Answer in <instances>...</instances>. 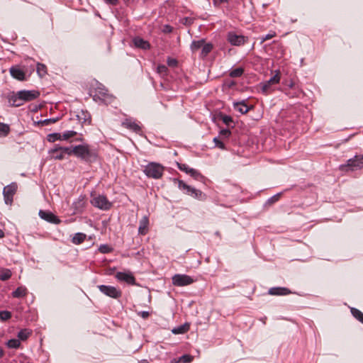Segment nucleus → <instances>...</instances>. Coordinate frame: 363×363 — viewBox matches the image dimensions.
Instances as JSON below:
<instances>
[{
	"label": "nucleus",
	"mask_w": 363,
	"mask_h": 363,
	"mask_svg": "<svg viewBox=\"0 0 363 363\" xmlns=\"http://www.w3.org/2000/svg\"><path fill=\"white\" fill-rule=\"evenodd\" d=\"M216 234L217 235H220L219 232H216Z\"/></svg>",
	"instance_id": "nucleus-62"
},
{
	"label": "nucleus",
	"mask_w": 363,
	"mask_h": 363,
	"mask_svg": "<svg viewBox=\"0 0 363 363\" xmlns=\"http://www.w3.org/2000/svg\"><path fill=\"white\" fill-rule=\"evenodd\" d=\"M363 168V155H355L353 158L349 159L347 163L340 165V170L342 172H353Z\"/></svg>",
	"instance_id": "nucleus-3"
},
{
	"label": "nucleus",
	"mask_w": 363,
	"mask_h": 363,
	"mask_svg": "<svg viewBox=\"0 0 363 363\" xmlns=\"http://www.w3.org/2000/svg\"><path fill=\"white\" fill-rule=\"evenodd\" d=\"M233 108L235 111L240 112L242 114L247 113L250 109L244 101L235 102L233 103Z\"/></svg>",
	"instance_id": "nucleus-22"
},
{
	"label": "nucleus",
	"mask_w": 363,
	"mask_h": 363,
	"mask_svg": "<svg viewBox=\"0 0 363 363\" xmlns=\"http://www.w3.org/2000/svg\"><path fill=\"white\" fill-rule=\"evenodd\" d=\"M190 324L189 323H186L183 324V333L187 332L189 330Z\"/></svg>",
	"instance_id": "nucleus-51"
},
{
	"label": "nucleus",
	"mask_w": 363,
	"mask_h": 363,
	"mask_svg": "<svg viewBox=\"0 0 363 363\" xmlns=\"http://www.w3.org/2000/svg\"><path fill=\"white\" fill-rule=\"evenodd\" d=\"M12 272L9 269L1 268L0 269V280L6 281L11 278Z\"/></svg>",
	"instance_id": "nucleus-25"
},
{
	"label": "nucleus",
	"mask_w": 363,
	"mask_h": 363,
	"mask_svg": "<svg viewBox=\"0 0 363 363\" xmlns=\"http://www.w3.org/2000/svg\"><path fill=\"white\" fill-rule=\"evenodd\" d=\"M18 189V185L16 182L6 186L3 189V195L5 203L11 205L13 202V198Z\"/></svg>",
	"instance_id": "nucleus-5"
},
{
	"label": "nucleus",
	"mask_w": 363,
	"mask_h": 363,
	"mask_svg": "<svg viewBox=\"0 0 363 363\" xmlns=\"http://www.w3.org/2000/svg\"><path fill=\"white\" fill-rule=\"evenodd\" d=\"M244 72V69L242 67H238L233 70H231L229 73V75L232 78L240 77L242 75Z\"/></svg>",
	"instance_id": "nucleus-27"
},
{
	"label": "nucleus",
	"mask_w": 363,
	"mask_h": 363,
	"mask_svg": "<svg viewBox=\"0 0 363 363\" xmlns=\"http://www.w3.org/2000/svg\"><path fill=\"white\" fill-rule=\"evenodd\" d=\"M115 277L120 281H124L130 285H135V279L130 272H118Z\"/></svg>",
	"instance_id": "nucleus-10"
},
{
	"label": "nucleus",
	"mask_w": 363,
	"mask_h": 363,
	"mask_svg": "<svg viewBox=\"0 0 363 363\" xmlns=\"http://www.w3.org/2000/svg\"><path fill=\"white\" fill-rule=\"evenodd\" d=\"M205 42L203 40H200L198 41H194L191 44V49L193 50H196L200 48H202L203 45H204Z\"/></svg>",
	"instance_id": "nucleus-39"
},
{
	"label": "nucleus",
	"mask_w": 363,
	"mask_h": 363,
	"mask_svg": "<svg viewBox=\"0 0 363 363\" xmlns=\"http://www.w3.org/2000/svg\"><path fill=\"white\" fill-rule=\"evenodd\" d=\"M213 142L215 143L216 147H217L221 150H226L224 140H221L219 137L214 138Z\"/></svg>",
	"instance_id": "nucleus-33"
},
{
	"label": "nucleus",
	"mask_w": 363,
	"mask_h": 363,
	"mask_svg": "<svg viewBox=\"0 0 363 363\" xmlns=\"http://www.w3.org/2000/svg\"><path fill=\"white\" fill-rule=\"evenodd\" d=\"M20 345L21 342L19 339H11L6 343L8 347L14 349L19 347Z\"/></svg>",
	"instance_id": "nucleus-31"
},
{
	"label": "nucleus",
	"mask_w": 363,
	"mask_h": 363,
	"mask_svg": "<svg viewBox=\"0 0 363 363\" xmlns=\"http://www.w3.org/2000/svg\"><path fill=\"white\" fill-rule=\"evenodd\" d=\"M10 128L7 124L0 123V137L6 136L9 133Z\"/></svg>",
	"instance_id": "nucleus-32"
},
{
	"label": "nucleus",
	"mask_w": 363,
	"mask_h": 363,
	"mask_svg": "<svg viewBox=\"0 0 363 363\" xmlns=\"http://www.w3.org/2000/svg\"><path fill=\"white\" fill-rule=\"evenodd\" d=\"M194 359V356L189 354H183V363H190Z\"/></svg>",
	"instance_id": "nucleus-47"
},
{
	"label": "nucleus",
	"mask_w": 363,
	"mask_h": 363,
	"mask_svg": "<svg viewBox=\"0 0 363 363\" xmlns=\"http://www.w3.org/2000/svg\"><path fill=\"white\" fill-rule=\"evenodd\" d=\"M351 313L356 319H357L359 322L363 323V313L359 310L354 308H352Z\"/></svg>",
	"instance_id": "nucleus-29"
},
{
	"label": "nucleus",
	"mask_w": 363,
	"mask_h": 363,
	"mask_svg": "<svg viewBox=\"0 0 363 363\" xmlns=\"http://www.w3.org/2000/svg\"><path fill=\"white\" fill-rule=\"evenodd\" d=\"M9 103L11 106H20L24 104L22 99L19 98L18 93L13 94L9 97Z\"/></svg>",
	"instance_id": "nucleus-20"
},
{
	"label": "nucleus",
	"mask_w": 363,
	"mask_h": 363,
	"mask_svg": "<svg viewBox=\"0 0 363 363\" xmlns=\"http://www.w3.org/2000/svg\"><path fill=\"white\" fill-rule=\"evenodd\" d=\"M4 355V352L1 348H0V358Z\"/></svg>",
	"instance_id": "nucleus-58"
},
{
	"label": "nucleus",
	"mask_w": 363,
	"mask_h": 363,
	"mask_svg": "<svg viewBox=\"0 0 363 363\" xmlns=\"http://www.w3.org/2000/svg\"><path fill=\"white\" fill-rule=\"evenodd\" d=\"M97 99L106 104L111 103L113 100V97L108 93V90L101 85L96 88V93L94 95V99L96 101Z\"/></svg>",
	"instance_id": "nucleus-7"
},
{
	"label": "nucleus",
	"mask_w": 363,
	"mask_h": 363,
	"mask_svg": "<svg viewBox=\"0 0 363 363\" xmlns=\"http://www.w3.org/2000/svg\"><path fill=\"white\" fill-rule=\"evenodd\" d=\"M74 155L86 162H93L97 158V152L88 145H79L72 147Z\"/></svg>",
	"instance_id": "nucleus-1"
},
{
	"label": "nucleus",
	"mask_w": 363,
	"mask_h": 363,
	"mask_svg": "<svg viewBox=\"0 0 363 363\" xmlns=\"http://www.w3.org/2000/svg\"><path fill=\"white\" fill-rule=\"evenodd\" d=\"M38 214L42 219L51 223L58 224L60 222V219L50 211L40 210Z\"/></svg>",
	"instance_id": "nucleus-14"
},
{
	"label": "nucleus",
	"mask_w": 363,
	"mask_h": 363,
	"mask_svg": "<svg viewBox=\"0 0 363 363\" xmlns=\"http://www.w3.org/2000/svg\"><path fill=\"white\" fill-rule=\"evenodd\" d=\"M106 3L108 4H111V5H113V6H115L118 4V0H104Z\"/></svg>",
	"instance_id": "nucleus-52"
},
{
	"label": "nucleus",
	"mask_w": 363,
	"mask_h": 363,
	"mask_svg": "<svg viewBox=\"0 0 363 363\" xmlns=\"http://www.w3.org/2000/svg\"><path fill=\"white\" fill-rule=\"evenodd\" d=\"M99 250L100 252L106 254L111 252L112 251V248L108 245H101Z\"/></svg>",
	"instance_id": "nucleus-40"
},
{
	"label": "nucleus",
	"mask_w": 363,
	"mask_h": 363,
	"mask_svg": "<svg viewBox=\"0 0 363 363\" xmlns=\"http://www.w3.org/2000/svg\"><path fill=\"white\" fill-rule=\"evenodd\" d=\"M191 19H188V18H183V24H189L191 23Z\"/></svg>",
	"instance_id": "nucleus-54"
},
{
	"label": "nucleus",
	"mask_w": 363,
	"mask_h": 363,
	"mask_svg": "<svg viewBox=\"0 0 363 363\" xmlns=\"http://www.w3.org/2000/svg\"><path fill=\"white\" fill-rule=\"evenodd\" d=\"M10 74L14 78L19 81L25 80L26 74L23 69L18 66H13L10 68Z\"/></svg>",
	"instance_id": "nucleus-15"
},
{
	"label": "nucleus",
	"mask_w": 363,
	"mask_h": 363,
	"mask_svg": "<svg viewBox=\"0 0 363 363\" xmlns=\"http://www.w3.org/2000/svg\"><path fill=\"white\" fill-rule=\"evenodd\" d=\"M86 239V235L82 233H77L72 238V242L74 245H79L82 243Z\"/></svg>",
	"instance_id": "nucleus-24"
},
{
	"label": "nucleus",
	"mask_w": 363,
	"mask_h": 363,
	"mask_svg": "<svg viewBox=\"0 0 363 363\" xmlns=\"http://www.w3.org/2000/svg\"><path fill=\"white\" fill-rule=\"evenodd\" d=\"M227 2H228V0H213V5L217 7L220 6L222 4Z\"/></svg>",
	"instance_id": "nucleus-49"
},
{
	"label": "nucleus",
	"mask_w": 363,
	"mask_h": 363,
	"mask_svg": "<svg viewBox=\"0 0 363 363\" xmlns=\"http://www.w3.org/2000/svg\"><path fill=\"white\" fill-rule=\"evenodd\" d=\"M291 293V291L285 287H272L269 290V294L273 296L288 295Z\"/></svg>",
	"instance_id": "nucleus-18"
},
{
	"label": "nucleus",
	"mask_w": 363,
	"mask_h": 363,
	"mask_svg": "<svg viewBox=\"0 0 363 363\" xmlns=\"http://www.w3.org/2000/svg\"><path fill=\"white\" fill-rule=\"evenodd\" d=\"M122 125L137 133H140L141 130L140 125L130 118H127L123 121Z\"/></svg>",
	"instance_id": "nucleus-16"
},
{
	"label": "nucleus",
	"mask_w": 363,
	"mask_h": 363,
	"mask_svg": "<svg viewBox=\"0 0 363 363\" xmlns=\"http://www.w3.org/2000/svg\"><path fill=\"white\" fill-rule=\"evenodd\" d=\"M183 172L196 181L202 182L204 179V177L198 170L190 168L184 164H183Z\"/></svg>",
	"instance_id": "nucleus-13"
},
{
	"label": "nucleus",
	"mask_w": 363,
	"mask_h": 363,
	"mask_svg": "<svg viewBox=\"0 0 363 363\" xmlns=\"http://www.w3.org/2000/svg\"><path fill=\"white\" fill-rule=\"evenodd\" d=\"M149 225V219L147 216H143L140 220L138 233L140 235H145L147 233V228Z\"/></svg>",
	"instance_id": "nucleus-21"
},
{
	"label": "nucleus",
	"mask_w": 363,
	"mask_h": 363,
	"mask_svg": "<svg viewBox=\"0 0 363 363\" xmlns=\"http://www.w3.org/2000/svg\"><path fill=\"white\" fill-rule=\"evenodd\" d=\"M76 134L77 133L74 130H67L63 133H61L62 140H68L69 138L74 137Z\"/></svg>",
	"instance_id": "nucleus-35"
},
{
	"label": "nucleus",
	"mask_w": 363,
	"mask_h": 363,
	"mask_svg": "<svg viewBox=\"0 0 363 363\" xmlns=\"http://www.w3.org/2000/svg\"><path fill=\"white\" fill-rule=\"evenodd\" d=\"M18 93L19 98L22 99L24 103L34 100L40 95L39 91L35 90H21L18 91Z\"/></svg>",
	"instance_id": "nucleus-11"
},
{
	"label": "nucleus",
	"mask_w": 363,
	"mask_h": 363,
	"mask_svg": "<svg viewBox=\"0 0 363 363\" xmlns=\"http://www.w3.org/2000/svg\"><path fill=\"white\" fill-rule=\"evenodd\" d=\"M276 36V33L274 31H271L269 33L267 34L264 36H262L261 38V43H264V41L269 40L272 38L273 37Z\"/></svg>",
	"instance_id": "nucleus-46"
},
{
	"label": "nucleus",
	"mask_w": 363,
	"mask_h": 363,
	"mask_svg": "<svg viewBox=\"0 0 363 363\" xmlns=\"http://www.w3.org/2000/svg\"><path fill=\"white\" fill-rule=\"evenodd\" d=\"M48 140L51 143H54L56 140H62L61 133H54L49 134L48 135Z\"/></svg>",
	"instance_id": "nucleus-30"
},
{
	"label": "nucleus",
	"mask_w": 363,
	"mask_h": 363,
	"mask_svg": "<svg viewBox=\"0 0 363 363\" xmlns=\"http://www.w3.org/2000/svg\"><path fill=\"white\" fill-rule=\"evenodd\" d=\"M149 316V312L147 311H143L142 312V317L144 318H146Z\"/></svg>",
	"instance_id": "nucleus-55"
},
{
	"label": "nucleus",
	"mask_w": 363,
	"mask_h": 363,
	"mask_svg": "<svg viewBox=\"0 0 363 363\" xmlns=\"http://www.w3.org/2000/svg\"><path fill=\"white\" fill-rule=\"evenodd\" d=\"M173 284L174 285L181 286H182V274H176L173 279Z\"/></svg>",
	"instance_id": "nucleus-42"
},
{
	"label": "nucleus",
	"mask_w": 363,
	"mask_h": 363,
	"mask_svg": "<svg viewBox=\"0 0 363 363\" xmlns=\"http://www.w3.org/2000/svg\"><path fill=\"white\" fill-rule=\"evenodd\" d=\"M227 40L234 46H240L247 41V38L242 35H238L235 32L230 31L227 34Z\"/></svg>",
	"instance_id": "nucleus-8"
},
{
	"label": "nucleus",
	"mask_w": 363,
	"mask_h": 363,
	"mask_svg": "<svg viewBox=\"0 0 363 363\" xmlns=\"http://www.w3.org/2000/svg\"><path fill=\"white\" fill-rule=\"evenodd\" d=\"M167 62L168 66L172 68L176 67L178 65V61L176 59L172 57H169Z\"/></svg>",
	"instance_id": "nucleus-44"
},
{
	"label": "nucleus",
	"mask_w": 363,
	"mask_h": 363,
	"mask_svg": "<svg viewBox=\"0 0 363 363\" xmlns=\"http://www.w3.org/2000/svg\"><path fill=\"white\" fill-rule=\"evenodd\" d=\"M141 363H148V362L146 360H143Z\"/></svg>",
	"instance_id": "nucleus-61"
},
{
	"label": "nucleus",
	"mask_w": 363,
	"mask_h": 363,
	"mask_svg": "<svg viewBox=\"0 0 363 363\" xmlns=\"http://www.w3.org/2000/svg\"><path fill=\"white\" fill-rule=\"evenodd\" d=\"M31 335V331L28 329H23L18 333V337L21 340H26Z\"/></svg>",
	"instance_id": "nucleus-26"
},
{
	"label": "nucleus",
	"mask_w": 363,
	"mask_h": 363,
	"mask_svg": "<svg viewBox=\"0 0 363 363\" xmlns=\"http://www.w3.org/2000/svg\"><path fill=\"white\" fill-rule=\"evenodd\" d=\"M164 171V167L157 162H150L144 168L145 174L149 177L155 179H158L162 177Z\"/></svg>",
	"instance_id": "nucleus-2"
},
{
	"label": "nucleus",
	"mask_w": 363,
	"mask_h": 363,
	"mask_svg": "<svg viewBox=\"0 0 363 363\" xmlns=\"http://www.w3.org/2000/svg\"><path fill=\"white\" fill-rule=\"evenodd\" d=\"M4 237V233L3 232V230H1L0 229V238H2Z\"/></svg>",
	"instance_id": "nucleus-57"
},
{
	"label": "nucleus",
	"mask_w": 363,
	"mask_h": 363,
	"mask_svg": "<svg viewBox=\"0 0 363 363\" xmlns=\"http://www.w3.org/2000/svg\"><path fill=\"white\" fill-rule=\"evenodd\" d=\"M37 72L40 77L44 76L46 74V66L43 64L38 63L37 65Z\"/></svg>",
	"instance_id": "nucleus-38"
},
{
	"label": "nucleus",
	"mask_w": 363,
	"mask_h": 363,
	"mask_svg": "<svg viewBox=\"0 0 363 363\" xmlns=\"http://www.w3.org/2000/svg\"><path fill=\"white\" fill-rule=\"evenodd\" d=\"M280 81L279 71H276V74L272 77L269 80L264 82L262 86V91L264 94H267L270 91L272 85L277 84Z\"/></svg>",
	"instance_id": "nucleus-12"
},
{
	"label": "nucleus",
	"mask_w": 363,
	"mask_h": 363,
	"mask_svg": "<svg viewBox=\"0 0 363 363\" xmlns=\"http://www.w3.org/2000/svg\"><path fill=\"white\" fill-rule=\"evenodd\" d=\"M183 190L185 191V194L191 196V197L203 200L205 199V195L203 192L194 187H192L190 185H188L183 182Z\"/></svg>",
	"instance_id": "nucleus-9"
},
{
	"label": "nucleus",
	"mask_w": 363,
	"mask_h": 363,
	"mask_svg": "<svg viewBox=\"0 0 363 363\" xmlns=\"http://www.w3.org/2000/svg\"><path fill=\"white\" fill-rule=\"evenodd\" d=\"M172 333L174 334H182V325H179L177 328H174Z\"/></svg>",
	"instance_id": "nucleus-50"
},
{
	"label": "nucleus",
	"mask_w": 363,
	"mask_h": 363,
	"mask_svg": "<svg viewBox=\"0 0 363 363\" xmlns=\"http://www.w3.org/2000/svg\"><path fill=\"white\" fill-rule=\"evenodd\" d=\"M230 135H231V132H230V130L229 129H222L219 132L218 137L221 140H225L228 139Z\"/></svg>",
	"instance_id": "nucleus-34"
},
{
	"label": "nucleus",
	"mask_w": 363,
	"mask_h": 363,
	"mask_svg": "<svg viewBox=\"0 0 363 363\" xmlns=\"http://www.w3.org/2000/svg\"><path fill=\"white\" fill-rule=\"evenodd\" d=\"M221 119H222V121L223 122V123H225L226 125H228V126L230 125V124L233 123V119L229 116H226V115L222 116Z\"/></svg>",
	"instance_id": "nucleus-45"
},
{
	"label": "nucleus",
	"mask_w": 363,
	"mask_h": 363,
	"mask_svg": "<svg viewBox=\"0 0 363 363\" xmlns=\"http://www.w3.org/2000/svg\"><path fill=\"white\" fill-rule=\"evenodd\" d=\"M97 287L102 294L113 298H118L122 295L121 291L113 286L99 285Z\"/></svg>",
	"instance_id": "nucleus-6"
},
{
	"label": "nucleus",
	"mask_w": 363,
	"mask_h": 363,
	"mask_svg": "<svg viewBox=\"0 0 363 363\" xmlns=\"http://www.w3.org/2000/svg\"><path fill=\"white\" fill-rule=\"evenodd\" d=\"M11 317V313L8 311H0V320L2 321L7 320Z\"/></svg>",
	"instance_id": "nucleus-37"
},
{
	"label": "nucleus",
	"mask_w": 363,
	"mask_h": 363,
	"mask_svg": "<svg viewBox=\"0 0 363 363\" xmlns=\"http://www.w3.org/2000/svg\"><path fill=\"white\" fill-rule=\"evenodd\" d=\"M213 49V45L211 43H204L201 48V55L202 57H206Z\"/></svg>",
	"instance_id": "nucleus-28"
},
{
	"label": "nucleus",
	"mask_w": 363,
	"mask_h": 363,
	"mask_svg": "<svg viewBox=\"0 0 363 363\" xmlns=\"http://www.w3.org/2000/svg\"><path fill=\"white\" fill-rule=\"evenodd\" d=\"M57 120H58L57 118H48V119L43 120L42 121V123L44 125H49L50 123H54L57 122Z\"/></svg>",
	"instance_id": "nucleus-48"
},
{
	"label": "nucleus",
	"mask_w": 363,
	"mask_h": 363,
	"mask_svg": "<svg viewBox=\"0 0 363 363\" xmlns=\"http://www.w3.org/2000/svg\"><path fill=\"white\" fill-rule=\"evenodd\" d=\"M27 294V289L25 286H21L12 292V296L13 298H21L26 296Z\"/></svg>",
	"instance_id": "nucleus-23"
},
{
	"label": "nucleus",
	"mask_w": 363,
	"mask_h": 363,
	"mask_svg": "<svg viewBox=\"0 0 363 363\" xmlns=\"http://www.w3.org/2000/svg\"><path fill=\"white\" fill-rule=\"evenodd\" d=\"M90 202L92 206L103 211L109 210L112 206L111 202H110L108 200L107 197L105 195L91 194V199Z\"/></svg>",
	"instance_id": "nucleus-4"
},
{
	"label": "nucleus",
	"mask_w": 363,
	"mask_h": 363,
	"mask_svg": "<svg viewBox=\"0 0 363 363\" xmlns=\"http://www.w3.org/2000/svg\"><path fill=\"white\" fill-rule=\"evenodd\" d=\"M178 168L182 170V164L180 163H177Z\"/></svg>",
	"instance_id": "nucleus-59"
},
{
	"label": "nucleus",
	"mask_w": 363,
	"mask_h": 363,
	"mask_svg": "<svg viewBox=\"0 0 363 363\" xmlns=\"http://www.w3.org/2000/svg\"><path fill=\"white\" fill-rule=\"evenodd\" d=\"M194 281V279L189 276L183 274V286L189 285Z\"/></svg>",
	"instance_id": "nucleus-43"
},
{
	"label": "nucleus",
	"mask_w": 363,
	"mask_h": 363,
	"mask_svg": "<svg viewBox=\"0 0 363 363\" xmlns=\"http://www.w3.org/2000/svg\"><path fill=\"white\" fill-rule=\"evenodd\" d=\"M279 197V194H278L275 195L274 196H273L272 198V199H274V200L277 201V200H278Z\"/></svg>",
	"instance_id": "nucleus-56"
},
{
	"label": "nucleus",
	"mask_w": 363,
	"mask_h": 363,
	"mask_svg": "<svg viewBox=\"0 0 363 363\" xmlns=\"http://www.w3.org/2000/svg\"><path fill=\"white\" fill-rule=\"evenodd\" d=\"M48 153L52 159L59 160L64 159L63 154L60 148L59 145H55L52 149H50L48 151Z\"/></svg>",
	"instance_id": "nucleus-19"
},
{
	"label": "nucleus",
	"mask_w": 363,
	"mask_h": 363,
	"mask_svg": "<svg viewBox=\"0 0 363 363\" xmlns=\"http://www.w3.org/2000/svg\"><path fill=\"white\" fill-rule=\"evenodd\" d=\"M133 43L135 48H140L142 50H147L150 48V45L148 41L138 36L135 37L133 39Z\"/></svg>",
	"instance_id": "nucleus-17"
},
{
	"label": "nucleus",
	"mask_w": 363,
	"mask_h": 363,
	"mask_svg": "<svg viewBox=\"0 0 363 363\" xmlns=\"http://www.w3.org/2000/svg\"><path fill=\"white\" fill-rule=\"evenodd\" d=\"M182 186V181H179V186L180 187Z\"/></svg>",
	"instance_id": "nucleus-60"
},
{
	"label": "nucleus",
	"mask_w": 363,
	"mask_h": 363,
	"mask_svg": "<svg viewBox=\"0 0 363 363\" xmlns=\"http://www.w3.org/2000/svg\"><path fill=\"white\" fill-rule=\"evenodd\" d=\"M182 361V357H179L177 359H173L171 360V363H179Z\"/></svg>",
	"instance_id": "nucleus-53"
},
{
	"label": "nucleus",
	"mask_w": 363,
	"mask_h": 363,
	"mask_svg": "<svg viewBox=\"0 0 363 363\" xmlns=\"http://www.w3.org/2000/svg\"><path fill=\"white\" fill-rule=\"evenodd\" d=\"M157 72L162 77L167 74V67L164 65H160L157 67Z\"/></svg>",
	"instance_id": "nucleus-36"
},
{
	"label": "nucleus",
	"mask_w": 363,
	"mask_h": 363,
	"mask_svg": "<svg viewBox=\"0 0 363 363\" xmlns=\"http://www.w3.org/2000/svg\"><path fill=\"white\" fill-rule=\"evenodd\" d=\"M60 148L64 157H65V155H66V154L68 155H74V152L72 151V147L60 146Z\"/></svg>",
	"instance_id": "nucleus-41"
}]
</instances>
